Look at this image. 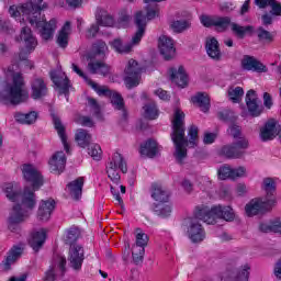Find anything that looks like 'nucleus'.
Instances as JSON below:
<instances>
[{
  "mask_svg": "<svg viewBox=\"0 0 281 281\" xmlns=\"http://www.w3.org/2000/svg\"><path fill=\"white\" fill-rule=\"evenodd\" d=\"M170 78L178 87H181L182 89L188 87V75L186 74L183 66H180L178 69L171 68Z\"/></svg>",
  "mask_w": 281,
  "mask_h": 281,
  "instance_id": "393cba45",
  "label": "nucleus"
},
{
  "mask_svg": "<svg viewBox=\"0 0 281 281\" xmlns=\"http://www.w3.org/2000/svg\"><path fill=\"white\" fill-rule=\"evenodd\" d=\"M75 139L80 148H87L91 144V134L87 130L79 128L75 135Z\"/></svg>",
  "mask_w": 281,
  "mask_h": 281,
  "instance_id": "79ce46f5",
  "label": "nucleus"
},
{
  "mask_svg": "<svg viewBox=\"0 0 281 281\" xmlns=\"http://www.w3.org/2000/svg\"><path fill=\"white\" fill-rule=\"evenodd\" d=\"M243 95H245V90L241 87H232L228 89V98L235 104H238L243 100Z\"/></svg>",
  "mask_w": 281,
  "mask_h": 281,
  "instance_id": "a18cd8bd",
  "label": "nucleus"
},
{
  "mask_svg": "<svg viewBox=\"0 0 281 281\" xmlns=\"http://www.w3.org/2000/svg\"><path fill=\"white\" fill-rule=\"evenodd\" d=\"M158 48L165 60H172L177 48H175V41L169 36L162 35L158 40Z\"/></svg>",
  "mask_w": 281,
  "mask_h": 281,
  "instance_id": "f3484780",
  "label": "nucleus"
},
{
  "mask_svg": "<svg viewBox=\"0 0 281 281\" xmlns=\"http://www.w3.org/2000/svg\"><path fill=\"white\" fill-rule=\"evenodd\" d=\"M45 8L43 0H31L20 7L12 5L9 9V13L14 19L18 16H25L26 21L35 27H41L40 34L44 41H49L54 38V32H56V19L45 21V18L41 16V10Z\"/></svg>",
  "mask_w": 281,
  "mask_h": 281,
  "instance_id": "7ed1b4c3",
  "label": "nucleus"
},
{
  "mask_svg": "<svg viewBox=\"0 0 281 281\" xmlns=\"http://www.w3.org/2000/svg\"><path fill=\"white\" fill-rule=\"evenodd\" d=\"M273 16L271 13H266L261 16L262 25H271L273 23Z\"/></svg>",
  "mask_w": 281,
  "mask_h": 281,
  "instance_id": "0e129e2a",
  "label": "nucleus"
},
{
  "mask_svg": "<svg viewBox=\"0 0 281 281\" xmlns=\"http://www.w3.org/2000/svg\"><path fill=\"white\" fill-rule=\"evenodd\" d=\"M241 67L246 71H256L257 74H267V66L256 59L254 56L245 55L241 59Z\"/></svg>",
  "mask_w": 281,
  "mask_h": 281,
  "instance_id": "6ab92c4d",
  "label": "nucleus"
},
{
  "mask_svg": "<svg viewBox=\"0 0 281 281\" xmlns=\"http://www.w3.org/2000/svg\"><path fill=\"white\" fill-rule=\"evenodd\" d=\"M144 71V66H142L137 60L130 59L127 67L125 68L124 82L127 89H135L142 82V72Z\"/></svg>",
  "mask_w": 281,
  "mask_h": 281,
  "instance_id": "f8f14e48",
  "label": "nucleus"
},
{
  "mask_svg": "<svg viewBox=\"0 0 281 281\" xmlns=\"http://www.w3.org/2000/svg\"><path fill=\"white\" fill-rule=\"evenodd\" d=\"M21 254H23V249L21 247L14 246L7 256L5 260L2 262L3 271H10L12 265L21 258Z\"/></svg>",
  "mask_w": 281,
  "mask_h": 281,
  "instance_id": "c756f323",
  "label": "nucleus"
},
{
  "mask_svg": "<svg viewBox=\"0 0 281 281\" xmlns=\"http://www.w3.org/2000/svg\"><path fill=\"white\" fill-rule=\"evenodd\" d=\"M156 95L160 98V100H170V95H168V92L162 89H158L155 91Z\"/></svg>",
  "mask_w": 281,
  "mask_h": 281,
  "instance_id": "69168bd1",
  "label": "nucleus"
},
{
  "mask_svg": "<svg viewBox=\"0 0 281 281\" xmlns=\"http://www.w3.org/2000/svg\"><path fill=\"white\" fill-rule=\"evenodd\" d=\"M14 120L19 122V124H34L36 120H38V112L31 111L27 113L15 112Z\"/></svg>",
  "mask_w": 281,
  "mask_h": 281,
  "instance_id": "f704fd0d",
  "label": "nucleus"
},
{
  "mask_svg": "<svg viewBox=\"0 0 281 281\" xmlns=\"http://www.w3.org/2000/svg\"><path fill=\"white\" fill-rule=\"evenodd\" d=\"M109 98L114 109L122 111V116L124 120H126L128 113L126 112V108H124V98H122V94L112 91Z\"/></svg>",
  "mask_w": 281,
  "mask_h": 281,
  "instance_id": "4c0bfd02",
  "label": "nucleus"
},
{
  "mask_svg": "<svg viewBox=\"0 0 281 281\" xmlns=\"http://www.w3.org/2000/svg\"><path fill=\"white\" fill-rule=\"evenodd\" d=\"M258 38L260 41H272L273 36L271 35V32L265 30L263 27H259L257 30Z\"/></svg>",
  "mask_w": 281,
  "mask_h": 281,
  "instance_id": "5fc2aeb1",
  "label": "nucleus"
},
{
  "mask_svg": "<svg viewBox=\"0 0 281 281\" xmlns=\"http://www.w3.org/2000/svg\"><path fill=\"white\" fill-rule=\"evenodd\" d=\"M206 53L213 60H221V48L215 37L206 40Z\"/></svg>",
  "mask_w": 281,
  "mask_h": 281,
  "instance_id": "72a5a7b5",
  "label": "nucleus"
},
{
  "mask_svg": "<svg viewBox=\"0 0 281 281\" xmlns=\"http://www.w3.org/2000/svg\"><path fill=\"white\" fill-rule=\"evenodd\" d=\"M56 202L54 200H42L37 211V218L47 222L52 218V212H54Z\"/></svg>",
  "mask_w": 281,
  "mask_h": 281,
  "instance_id": "5701e85b",
  "label": "nucleus"
},
{
  "mask_svg": "<svg viewBox=\"0 0 281 281\" xmlns=\"http://www.w3.org/2000/svg\"><path fill=\"white\" fill-rule=\"evenodd\" d=\"M228 135L239 140L233 143L232 145L222 147L221 153L227 159H240V157L245 155V150L249 148V140H247V138H243V130L236 123H231L228 127Z\"/></svg>",
  "mask_w": 281,
  "mask_h": 281,
  "instance_id": "423d86ee",
  "label": "nucleus"
},
{
  "mask_svg": "<svg viewBox=\"0 0 281 281\" xmlns=\"http://www.w3.org/2000/svg\"><path fill=\"white\" fill-rule=\"evenodd\" d=\"M31 98H33V100H41V98H45V95H47V83L44 78H34L31 82Z\"/></svg>",
  "mask_w": 281,
  "mask_h": 281,
  "instance_id": "412c9836",
  "label": "nucleus"
},
{
  "mask_svg": "<svg viewBox=\"0 0 281 281\" xmlns=\"http://www.w3.org/2000/svg\"><path fill=\"white\" fill-rule=\"evenodd\" d=\"M50 80L54 82L55 86H57L60 93H64V95H67L69 93V78H67V75H65V72L52 71Z\"/></svg>",
  "mask_w": 281,
  "mask_h": 281,
  "instance_id": "4be33fe9",
  "label": "nucleus"
},
{
  "mask_svg": "<svg viewBox=\"0 0 281 281\" xmlns=\"http://www.w3.org/2000/svg\"><path fill=\"white\" fill-rule=\"evenodd\" d=\"M246 106L252 117H258L262 113L260 100H258V94L254 90H249L246 94Z\"/></svg>",
  "mask_w": 281,
  "mask_h": 281,
  "instance_id": "aec40b11",
  "label": "nucleus"
},
{
  "mask_svg": "<svg viewBox=\"0 0 281 281\" xmlns=\"http://www.w3.org/2000/svg\"><path fill=\"white\" fill-rule=\"evenodd\" d=\"M30 100V93L23 89V75L14 72L12 75V83L8 85L5 90L0 93V102L3 104H21Z\"/></svg>",
  "mask_w": 281,
  "mask_h": 281,
  "instance_id": "39448f33",
  "label": "nucleus"
},
{
  "mask_svg": "<svg viewBox=\"0 0 281 281\" xmlns=\"http://www.w3.org/2000/svg\"><path fill=\"white\" fill-rule=\"evenodd\" d=\"M263 104L266 109H271V106H273V99L268 92L263 93Z\"/></svg>",
  "mask_w": 281,
  "mask_h": 281,
  "instance_id": "680f3d73",
  "label": "nucleus"
},
{
  "mask_svg": "<svg viewBox=\"0 0 281 281\" xmlns=\"http://www.w3.org/2000/svg\"><path fill=\"white\" fill-rule=\"evenodd\" d=\"M47 238V234L44 229L37 231L32 234L31 239L29 240V245H31L34 251H38L43 245H45V239Z\"/></svg>",
  "mask_w": 281,
  "mask_h": 281,
  "instance_id": "473e14b6",
  "label": "nucleus"
},
{
  "mask_svg": "<svg viewBox=\"0 0 281 281\" xmlns=\"http://www.w3.org/2000/svg\"><path fill=\"white\" fill-rule=\"evenodd\" d=\"M134 23L137 27V31L133 35L132 42L130 44H122V40L120 38H116L112 42V47L119 54H128L133 50V47H135V45H139V43H142L144 34H146V18L144 16V14H142V12H136Z\"/></svg>",
  "mask_w": 281,
  "mask_h": 281,
  "instance_id": "6e6552de",
  "label": "nucleus"
},
{
  "mask_svg": "<svg viewBox=\"0 0 281 281\" xmlns=\"http://www.w3.org/2000/svg\"><path fill=\"white\" fill-rule=\"evenodd\" d=\"M148 245V235L142 232L140 228L136 229V244L132 248L133 262L139 265L144 261L146 254V246Z\"/></svg>",
  "mask_w": 281,
  "mask_h": 281,
  "instance_id": "4468645a",
  "label": "nucleus"
},
{
  "mask_svg": "<svg viewBox=\"0 0 281 281\" xmlns=\"http://www.w3.org/2000/svg\"><path fill=\"white\" fill-rule=\"evenodd\" d=\"M53 123L55 126V131H57V133L61 139V144L64 145L66 153L69 154V143H67V135L65 134V125H63L60 117H58L56 115H53Z\"/></svg>",
  "mask_w": 281,
  "mask_h": 281,
  "instance_id": "c9c22d12",
  "label": "nucleus"
},
{
  "mask_svg": "<svg viewBox=\"0 0 281 281\" xmlns=\"http://www.w3.org/2000/svg\"><path fill=\"white\" fill-rule=\"evenodd\" d=\"M117 170H121L124 175L128 172V167L126 166V160H124V157L120 153H114L112 156V159L110 162L106 165V172L109 179L113 183H120V172Z\"/></svg>",
  "mask_w": 281,
  "mask_h": 281,
  "instance_id": "9d476101",
  "label": "nucleus"
},
{
  "mask_svg": "<svg viewBox=\"0 0 281 281\" xmlns=\"http://www.w3.org/2000/svg\"><path fill=\"white\" fill-rule=\"evenodd\" d=\"M109 46L103 41H98L93 44V54L88 55V66L87 69L90 74H99L100 76H109L111 67L104 64L102 58L106 56ZM99 59V60H98Z\"/></svg>",
  "mask_w": 281,
  "mask_h": 281,
  "instance_id": "0eeeda50",
  "label": "nucleus"
},
{
  "mask_svg": "<svg viewBox=\"0 0 281 281\" xmlns=\"http://www.w3.org/2000/svg\"><path fill=\"white\" fill-rule=\"evenodd\" d=\"M217 175L222 181H225V179H232L233 169L228 165H224L218 169Z\"/></svg>",
  "mask_w": 281,
  "mask_h": 281,
  "instance_id": "864d4df0",
  "label": "nucleus"
},
{
  "mask_svg": "<svg viewBox=\"0 0 281 281\" xmlns=\"http://www.w3.org/2000/svg\"><path fill=\"white\" fill-rule=\"evenodd\" d=\"M83 186H85V178L82 177H79L67 184L68 192L70 193L72 199H75V201H78L80 196H82Z\"/></svg>",
  "mask_w": 281,
  "mask_h": 281,
  "instance_id": "cd10ccee",
  "label": "nucleus"
},
{
  "mask_svg": "<svg viewBox=\"0 0 281 281\" xmlns=\"http://www.w3.org/2000/svg\"><path fill=\"white\" fill-rule=\"evenodd\" d=\"M218 120H222V122H227L228 124H234L236 120H238V116H236V113L232 110H222L217 113Z\"/></svg>",
  "mask_w": 281,
  "mask_h": 281,
  "instance_id": "de8ad7c7",
  "label": "nucleus"
},
{
  "mask_svg": "<svg viewBox=\"0 0 281 281\" xmlns=\"http://www.w3.org/2000/svg\"><path fill=\"white\" fill-rule=\"evenodd\" d=\"M192 102L193 104H196L203 113H207L210 111V97H207V94L199 92L192 98Z\"/></svg>",
  "mask_w": 281,
  "mask_h": 281,
  "instance_id": "ea45409f",
  "label": "nucleus"
},
{
  "mask_svg": "<svg viewBox=\"0 0 281 281\" xmlns=\"http://www.w3.org/2000/svg\"><path fill=\"white\" fill-rule=\"evenodd\" d=\"M88 155H90L94 161H100V159H102V148L98 144L88 145Z\"/></svg>",
  "mask_w": 281,
  "mask_h": 281,
  "instance_id": "3c124183",
  "label": "nucleus"
},
{
  "mask_svg": "<svg viewBox=\"0 0 281 281\" xmlns=\"http://www.w3.org/2000/svg\"><path fill=\"white\" fill-rule=\"evenodd\" d=\"M276 122H267L265 126L260 130L261 142H271V139H276Z\"/></svg>",
  "mask_w": 281,
  "mask_h": 281,
  "instance_id": "2f4dec72",
  "label": "nucleus"
},
{
  "mask_svg": "<svg viewBox=\"0 0 281 281\" xmlns=\"http://www.w3.org/2000/svg\"><path fill=\"white\" fill-rule=\"evenodd\" d=\"M274 276L278 280H281V259L274 266Z\"/></svg>",
  "mask_w": 281,
  "mask_h": 281,
  "instance_id": "338daca9",
  "label": "nucleus"
},
{
  "mask_svg": "<svg viewBox=\"0 0 281 281\" xmlns=\"http://www.w3.org/2000/svg\"><path fill=\"white\" fill-rule=\"evenodd\" d=\"M216 218L232 222L236 218V214L232 206L218 205L211 209L206 205L196 206L194 216L184 220L190 240H192V243H201L203 238H205V229H203V225H201L200 221H203V223L207 225H214Z\"/></svg>",
  "mask_w": 281,
  "mask_h": 281,
  "instance_id": "f03ea898",
  "label": "nucleus"
},
{
  "mask_svg": "<svg viewBox=\"0 0 281 281\" xmlns=\"http://www.w3.org/2000/svg\"><path fill=\"white\" fill-rule=\"evenodd\" d=\"M88 85L98 93V95L110 98V95L113 93V90L109 89L106 86H99L93 80H89Z\"/></svg>",
  "mask_w": 281,
  "mask_h": 281,
  "instance_id": "49530a36",
  "label": "nucleus"
},
{
  "mask_svg": "<svg viewBox=\"0 0 281 281\" xmlns=\"http://www.w3.org/2000/svg\"><path fill=\"white\" fill-rule=\"evenodd\" d=\"M143 115L146 120H157L159 117V109L155 101H147L143 106Z\"/></svg>",
  "mask_w": 281,
  "mask_h": 281,
  "instance_id": "e433bc0d",
  "label": "nucleus"
},
{
  "mask_svg": "<svg viewBox=\"0 0 281 281\" xmlns=\"http://www.w3.org/2000/svg\"><path fill=\"white\" fill-rule=\"evenodd\" d=\"M95 19L98 25H101L102 27H112L113 23H115L113 16H111L108 11L102 9L97 12Z\"/></svg>",
  "mask_w": 281,
  "mask_h": 281,
  "instance_id": "58836bf2",
  "label": "nucleus"
},
{
  "mask_svg": "<svg viewBox=\"0 0 281 281\" xmlns=\"http://www.w3.org/2000/svg\"><path fill=\"white\" fill-rule=\"evenodd\" d=\"M215 140H216V134L214 133L204 134V138H203L204 144H214Z\"/></svg>",
  "mask_w": 281,
  "mask_h": 281,
  "instance_id": "e2e57ef3",
  "label": "nucleus"
},
{
  "mask_svg": "<svg viewBox=\"0 0 281 281\" xmlns=\"http://www.w3.org/2000/svg\"><path fill=\"white\" fill-rule=\"evenodd\" d=\"M67 273V258L63 255H55L49 269L45 272L44 281H56Z\"/></svg>",
  "mask_w": 281,
  "mask_h": 281,
  "instance_id": "ddd939ff",
  "label": "nucleus"
},
{
  "mask_svg": "<svg viewBox=\"0 0 281 281\" xmlns=\"http://www.w3.org/2000/svg\"><path fill=\"white\" fill-rule=\"evenodd\" d=\"M85 262V247L82 245H71L68 251V267L77 273L82 271Z\"/></svg>",
  "mask_w": 281,
  "mask_h": 281,
  "instance_id": "2eb2a0df",
  "label": "nucleus"
},
{
  "mask_svg": "<svg viewBox=\"0 0 281 281\" xmlns=\"http://www.w3.org/2000/svg\"><path fill=\"white\" fill-rule=\"evenodd\" d=\"M188 135L190 139L186 138V113L181 110H176L172 120L171 139L175 144V157L178 164H182L188 157V146L194 148L199 142V127L191 125Z\"/></svg>",
  "mask_w": 281,
  "mask_h": 281,
  "instance_id": "20e7f679",
  "label": "nucleus"
},
{
  "mask_svg": "<svg viewBox=\"0 0 281 281\" xmlns=\"http://www.w3.org/2000/svg\"><path fill=\"white\" fill-rule=\"evenodd\" d=\"M228 27H231L234 36L237 38H245L247 32H251V26H243L238 23L232 22V18H229Z\"/></svg>",
  "mask_w": 281,
  "mask_h": 281,
  "instance_id": "a19ab883",
  "label": "nucleus"
},
{
  "mask_svg": "<svg viewBox=\"0 0 281 281\" xmlns=\"http://www.w3.org/2000/svg\"><path fill=\"white\" fill-rule=\"evenodd\" d=\"M100 31V24H92L87 32V38H93Z\"/></svg>",
  "mask_w": 281,
  "mask_h": 281,
  "instance_id": "bf43d9fd",
  "label": "nucleus"
},
{
  "mask_svg": "<svg viewBox=\"0 0 281 281\" xmlns=\"http://www.w3.org/2000/svg\"><path fill=\"white\" fill-rule=\"evenodd\" d=\"M262 189L266 192V198L263 199H276V181L272 178H265Z\"/></svg>",
  "mask_w": 281,
  "mask_h": 281,
  "instance_id": "37998d69",
  "label": "nucleus"
},
{
  "mask_svg": "<svg viewBox=\"0 0 281 281\" xmlns=\"http://www.w3.org/2000/svg\"><path fill=\"white\" fill-rule=\"evenodd\" d=\"M71 69H72V71H75V74H77V76L79 78L85 79L89 85V80H91V79H89V77H87V74H85V71H82V69H80V67H78V65L71 64Z\"/></svg>",
  "mask_w": 281,
  "mask_h": 281,
  "instance_id": "6e6d98bb",
  "label": "nucleus"
},
{
  "mask_svg": "<svg viewBox=\"0 0 281 281\" xmlns=\"http://www.w3.org/2000/svg\"><path fill=\"white\" fill-rule=\"evenodd\" d=\"M67 164V157L64 151L55 153L48 161L50 172L55 175H61L65 172V166Z\"/></svg>",
  "mask_w": 281,
  "mask_h": 281,
  "instance_id": "a211bd4d",
  "label": "nucleus"
},
{
  "mask_svg": "<svg viewBox=\"0 0 281 281\" xmlns=\"http://www.w3.org/2000/svg\"><path fill=\"white\" fill-rule=\"evenodd\" d=\"M157 153H159V146L157 145V142L153 139H148L140 145V155L149 157V159L157 157Z\"/></svg>",
  "mask_w": 281,
  "mask_h": 281,
  "instance_id": "7c9ffc66",
  "label": "nucleus"
},
{
  "mask_svg": "<svg viewBox=\"0 0 281 281\" xmlns=\"http://www.w3.org/2000/svg\"><path fill=\"white\" fill-rule=\"evenodd\" d=\"M88 105L90 106V111L94 117L98 120H102V112L100 110V104H98V101L93 98H88Z\"/></svg>",
  "mask_w": 281,
  "mask_h": 281,
  "instance_id": "603ef678",
  "label": "nucleus"
},
{
  "mask_svg": "<svg viewBox=\"0 0 281 281\" xmlns=\"http://www.w3.org/2000/svg\"><path fill=\"white\" fill-rule=\"evenodd\" d=\"M276 205V199H254L246 205L247 216H262L267 212H271Z\"/></svg>",
  "mask_w": 281,
  "mask_h": 281,
  "instance_id": "9b49d317",
  "label": "nucleus"
},
{
  "mask_svg": "<svg viewBox=\"0 0 281 281\" xmlns=\"http://www.w3.org/2000/svg\"><path fill=\"white\" fill-rule=\"evenodd\" d=\"M245 175H247V168L238 167V168L233 169L232 179H238L240 177H245Z\"/></svg>",
  "mask_w": 281,
  "mask_h": 281,
  "instance_id": "4d7b16f0",
  "label": "nucleus"
},
{
  "mask_svg": "<svg viewBox=\"0 0 281 281\" xmlns=\"http://www.w3.org/2000/svg\"><path fill=\"white\" fill-rule=\"evenodd\" d=\"M131 23V15L123 14L119 18V27H128Z\"/></svg>",
  "mask_w": 281,
  "mask_h": 281,
  "instance_id": "052dcab7",
  "label": "nucleus"
},
{
  "mask_svg": "<svg viewBox=\"0 0 281 281\" xmlns=\"http://www.w3.org/2000/svg\"><path fill=\"white\" fill-rule=\"evenodd\" d=\"M20 40L25 46V49H21L19 55H15V60H25L26 65H29L30 69H32V63L27 60V57L34 49H36V45H38V42L36 41V37L34 34H32V29L24 26L21 30L20 33Z\"/></svg>",
  "mask_w": 281,
  "mask_h": 281,
  "instance_id": "1a4fd4ad",
  "label": "nucleus"
},
{
  "mask_svg": "<svg viewBox=\"0 0 281 281\" xmlns=\"http://www.w3.org/2000/svg\"><path fill=\"white\" fill-rule=\"evenodd\" d=\"M22 175L25 181L32 183L31 187H25L23 193L21 189L14 186L12 182L4 183L2 190L12 203L21 201L22 204L13 205L8 217V229L10 232H19V225L30 216L27 210H34L36 207V190H41L43 186V175L34 167V165H23Z\"/></svg>",
  "mask_w": 281,
  "mask_h": 281,
  "instance_id": "f257e3e1",
  "label": "nucleus"
},
{
  "mask_svg": "<svg viewBox=\"0 0 281 281\" xmlns=\"http://www.w3.org/2000/svg\"><path fill=\"white\" fill-rule=\"evenodd\" d=\"M151 198L154 201H159V203H168L170 193L161 184L154 183L151 184Z\"/></svg>",
  "mask_w": 281,
  "mask_h": 281,
  "instance_id": "c85d7f7f",
  "label": "nucleus"
},
{
  "mask_svg": "<svg viewBox=\"0 0 281 281\" xmlns=\"http://www.w3.org/2000/svg\"><path fill=\"white\" fill-rule=\"evenodd\" d=\"M78 123L81 124V126H87L88 128L93 127V120L89 116H80L78 120Z\"/></svg>",
  "mask_w": 281,
  "mask_h": 281,
  "instance_id": "13d9d810",
  "label": "nucleus"
},
{
  "mask_svg": "<svg viewBox=\"0 0 281 281\" xmlns=\"http://www.w3.org/2000/svg\"><path fill=\"white\" fill-rule=\"evenodd\" d=\"M78 238H80V229H78V227L76 226H71L66 234L65 237V243L66 245H80V244H76V240H78Z\"/></svg>",
  "mask_w": 281,
  "mask_h": 281,
  "instance_id": "c03bdc74",
  "label": "nucleus"
},
{
  "mask_svg": "<svg viewBox=\"0 0 281 281\" xmlns=\"http://www.w3.org/2000/svg\"><path fill=\"white\" fill-rule=\"evenodd\" d=\"M190 21L188 20H177L171 23V30L177 34H181V32H186V30L190 29Z\"/></svg>",
  "mask_w": 281,
  "mask_h": 281,
  "instance_id": "09e8293b",
  "label": "nucleus"
},
{
  "mask_svg": "<svg viewBox=\"0 0 281 281\" xmlns=\"http://www.w3.org/2000/svg\"><path fill=\"white\" fill-rule=\"evenodd\" d=\"M249 265H245L240 271L237 269L227 270L224 274V278H227L232 281H249Z\"/></svg>",
  "mask_w": 281,
  "mask_h": 281,
  "instance_id": "b1692460",
  "label": "nucleus"
},
{
  "mask_svg": "<svg viewBox=\"0 0 281 281\" xmlns=\"http://www.w3.org/2000/svg\"><path fill=\"white\" fill-rule=\"evenodd\" d=\"M155 212L158 216H161V218H168V216L172 214V206H170V204L160 203L156 205Z\"/></svg>",
  "mask_w": 281,
  "mask_h": 281,
  "instance_id": "8fccbe9b",
  "label": "nucleus"
},
{
  "mask_svg": "<svg viewBox=\"0 0 281 281\" xmlns=\"http://www.w3.org/2000/svg\"><path fill=\"white\" fill-rule=\"evenodd\" d=\"M200 21L204 27H217L220 32H227L229 27V16L201 15Z\"/></svg>",
  "mask_w": 281,
  "mask_h": 281,
  "instance_id": "dca6fc26",
  "label": "nucleus"
},
{
  "mask_svg": "<svg viewBox=\"0 0 281 281\" xmlns=\"http://www.w3.org/2000/svg\"><path fill=\"white\" fill-rule=\"evenodd\" d=\"M255 3L260 10H265L269 5L272 16H281V3L277 0H255Z\"/></svg>",
  "mask_w": 281,
  "mask_h": 281,
  "instance_id": "bb28decb",
  "label": "nucleus"
},
{
  "mask_svg": "<svg viewBox=\"0 0 281 281\" xmlns=\"http://www.w3.org/2000/svg\"><path fill=\"white\" fill-rule=\"evenodd\" d=\"M183 190H186L187 192H192V182H190V180H183L181 183Z\"/></svg>",
  "mask_w": 281,
  "mask_h": 281,
  "instance_id": "774afa93",
  "label": "nucleus"
},
{
  "mask_svg": "<svg viewBox=\"0 0 281 281\" xmlns=\"http://www.w3.org/2000/svg\"><path fill=\"white\" fill-rule=\"evenodd\" d=\"M71 34V22H66L57 34L56 43L61 49L69 45V35Z\"/></svg>",
  "mask_w": 281,
  "mask_h": 281,
  "instance_id": "a878e982",
  "label": "nucleus"
}]
</instances>
